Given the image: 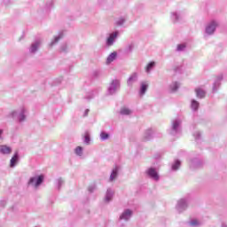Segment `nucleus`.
Returning a JSON list of instances; mask_svg holds the SVG:
<instances>
[{
	"instance_id": "10",
	"label": "nucleus",
	"mask_w": 227,
	"mask_h": 227,
	"mask_svg": "<svg viewBox=\"0 0 227 227\" xmlns=\"http://www.w3.org/2000/svg\"><path fill=\"white\" fill-rule=\"evenodd\" d=\"M116 176H118V168L113 169L112 174L110 176L111 182H113V180H115Z\"/></svg>"
},
{
	"instance_id": "4",
	"label": "nucleus",
	"mask_w": 227,
	"mask_h": 227,
	"mask_svg": "<svg viewBox=\"0 0 227 227\" xmlns=\"http://www.w3.org/2000/svg\"><path fill=\"white\" fill-rule=\"evenodd\" d=\"M216 26L217 24L215 22H212L209 26H207V27L206 28V32L207 33V35H212V33L215 31Z\"/></svg>"
},
{
	"instance_id": "22",
	"label": "nucleus",
	"mask_w": 227,
	"mask_h": 227,
	"mask_svg": "<svg viewBox=\"0 0 227 227\" xmlns=\"http://www.w3.org/2000/svg\"><path fill=\"white\" fill-rule=\"evenodd\" d=\"M180 125V123L178 122H175L174 125H173V129L174 130H176L177 127Z\"/></svg>"
},
{
	"instance_id": "6",
	"label": "nucleus",
	"mask_w": 227,
	"mask_h": 227,
	"mask_svg": "<svg viewBox=\"0 0 227 227\" xmlns=\"http://www.w3.org/2000/svg\"><path fill=\"white\" fill-rule=\"evenodd\" d=\"M116 36H118V32L111 34L106 41L107 45H113L114 42V38H116Z\"/></svg>"
},
{
	"instance_id": "8",
	"label": "nucleus",
	"mask_w": 227,
	"mask_h": 227,
	"mask_svg": "<svg viewBox=\"0 0 227 227\" xmlns=\"http://www.w3.org/2000/svg\"><path fill=\"white\" fill-rule=\"evenodd\" d=\"M19 161V153H15L12 159H11V162H10V166L11 168H13L15 166V164H17V162Z\"/></svg>"
},
{
	"instance_id": "13",
	"label": "nucleus",
	"mask_w": 227,
	"mask_h": 227,
	"mask_svg": "<svg viewBox=\"0 0 227 227\" xmlns=\"http://www.w3.org/2000/svg\"><path fill=\"white\" fill-rule=\"evenodd\" d=\"M155 67V62H151L147 65V67H145L146 72H150V69H152L153 67Z\"/></svg>"
},
{
	"instance_id": "2",
	"label": "nucleus",
	"mask_w": 227,
	"mask_h": 227,
	"mask_svg": "<svg viewBox=\"0 0 227 227\" xmlns=\"http://www.w3.org/2000/svg\"><path fill=\"white\" fill-rule=\"evenodd\" d=\"M147 175L151 176V178H153V180H159V174L154 170V168H149L147 170Z\"/></svg>"
},
{
	"instance_id": "17",
	"label": "nucleus",
	"mask_w": 227,
	"mask_h": 227,
	"mask_svg": "<svg viewBox=\"0 0 227 227\" xmlns=\"http://www.w3.org/2000/svg\"><path fill=\"white\" fill-rule=\"evenodd\" d=\"M75 154L76 155H82V147H81V146L76 147Z\"/></svg>"
},
{
	"instance_id": "21",
	"label": "nucleus",
	"mask_w": 227,
	"mask_h": 227,
	"mask_svg": "<svg viewBox=\"0 0 227 227\" xmlns=\"http://www.w3.org/2000/svg\"><path fill=\"white\" fill-rule=\"evenodd\" d=\"M185 49V44H179L178 46H177V51H183V50H184Z\"/></svg>"
},
{
	"instance_id": "20",
	"label": "nucleus",
	"mask_w": 227,
	"mask_h": 227,
	"mask_svg": "<svg viewBox=\"0 0 227 227\" xmlns=\"http://www.w3.org/2000/svg\"><path fill=\"white\" fill-rule=\"evenodd\" d=\"M136 79H137V74H133L129 79V82H130L131 81H136Z\"/></svg>"
},
{
	"instance_id": "12",
	"label": "nucleus",
	"mask_w": 227,
	"mask_h": 227,
	"mask_svg": "<svg viewBox=\"0 0 227 227\" xmlns=\"http://www.w3.org/2000/svg\"><path fill=\"white\" fill-rule=\"evenodd\" d=\"M200 107V103L196 100L192 101V108L194 109V111H198V108Z\"/></svg>"
},
{
	"instance_id": "23",
	"label": "nucleus",
	"mask_w": 227,
	"mask_h": 227,
	"mask_svg": "<svg viewBox=\"0 0 227 227\" xmlns=\"http://www.w3.org/2000/svg\"><path fill=\"white\" fill-rule=\"evenodd\" d=\"M192 226H196V224H198V221L196 220H193L192 223H191Z\"/></svg>"
},
{
	"instance_id": "27",
	"label": "nucleus",
	"mask_w": 227,
	"mask_h": 227,
	"mask_svg": "<svg viewBox=\"0 0 227 227\" xmlns=\"http://www.w3.org/2000/svg\"><path fill=\"white\" fill-rule=\"evenodd\" d=\"M115 82V84H120V82L118 80H115L114 82Z\"/></svg>"
},
{
	"instance_id": "18",
	"label": "nucleus",
	"mask_w": 227,
	"mask_h": 227,
	"mask_svg": "<svg viewBox=\"0 0 227 227\" xmlns=\"http://www.w3.org/2000/svg\"><path fill=\"white\" fill-rule=\"evenodd\" d=\"M180 168V160H176L175 164L172 166V169H178Z\"/></svg>"
},
{
	"instance_id": "25",
	"label": "nucleus",
	"mask_w": 227,
	"mask_h": 227,
	"mask_svg": "<svg viewBox=\"0 0 227 227\" xmlns=\"http://www.w3.org/2000/svg\"><path fill=\"white\" fill-rule=\"evenodd\" d=\"M176 90H178V85L176 83V84H175L174 91H176Z\"/></svg>"
},
{
	"instance_id": "29",
	"label": "nucleus",
	"mask_w": 227,
	"mask_h": 227,
	"mask_svg": "<svg viewBox=\"0 0 227 227\" xmlns=\"http://www.w3.org/2000/svg\"><path fill=\"white\" fill-rule=\"evenodd\" d=\"M3 134V129H0V136Z\"/></svg>"
},
{
	"instance_id": "3",
	"label": "nucleus",
	"mask_w": 227,
	"mask_h": 227,
	"mask_svg": "<svg viewBox=\"0 0 227 227\" xmlns=\"http://www.w3.org/2000/svg\"><path fill=\"white\" fill-rule=\"evenodd\" d=\"M0 153H3L4 155L12 153V147L7 145H0Z\"/></svg>"
},
{
	"instance_id": "9",
	"label": "nucleus",
	"mask_w": 227,
	"mask_h": 227,
	"mask_svg": "<svg viewBox=\"0 0 227 227\" xmlns=\"http://www.w3.org/2000/svg\"><path fill=\"white\" fill-rule=\"evenodd\" d=\"M146 90H148V84L146 82H142L140 95H145V93H146Z\"/></svg>"
},
{
	"instance_id": "14",
	"label": "nucleus",
	"mask_w": 227,
	"mask_h": 227,
	"mask_svg": "<svg viewBox=\"0 0 227 227\" xmlns=\"http://www.w3.org/2000/svg\"><path fill=\"white\" fill-rule=\"evenodd\" d=\"M100 137L103 141H105V139H109V134L106 133V132H101L100 134Z\"/></svg>"
},
{
	"instance_id": "28",
	"label": "nucleus",
	"mask_w": 227,
	"mask_h": 227,
	"mask_svg": "<svg viewBox=\"0 0 227 227\" xmlns=\"http://www.w3.org/2000/svg\"><path fill=\"white\" fill-rule=\"evenodd\" d=\"M26 117L24 115H21L20 121H22Z\"/></svg>"
},
{
	"instance_id": "7",
	"label": "nucleus",
	"mask_w": 227,
	"mask_h": 227,
	"mask_svg": "<svg viewBox=\"0 0 227 227\" xmlns=\"http://www.w3.org/2000/svg\"><path fill=\"white\" fill-rule=\"evenodd\" d=\"M116 56H118V53H116V51H114L113 53H111L106 59V64L109 65L113 63V61L116 59Z\"/></svg>"
},
{
	"instance_id": "26",
	"label": "nucleus",
	"mask_w": 227,
	"mask_h": 227,
	"mask_svg": "<svg viewBox=\"0 0 227 227\" xmlns=\"http://www.w3.org/2000/svg\"><path fill=\"white\" fill-rule=\"evenodd\" d=\"M55 42H56V43L59 42V37H56V38H55Z\"/></svg>"
},
{
	"instance_id": "5",
	"label": "nucleus",
	"mask_w": 227,
	"mask_h": 227,
	"mask_svg": "<svg viewBox=\"0 0 227 227\" xmlns=\"http://www.w3.org/2000/svg\"><path fill=\"white\" fill-rule=\"evenodd\" d=\"M130 215H132V211L130 209H127L120 217V219H124V221H129L130 219Z\"/></svg>"
},
{
	"instance_id": "15",
	"label": "nucleus",
	"mask_w": 227,
	"mask_h": 227,
	"mask_svg": "<svg viewBox=\"0 0 227 227\" xmlns=\"http://www.w3.org/2000/svg\"><path fill=\"white\" fill-rule=\"evenodd\" d=\"M130 110L129 108H121V114H130Z\"/></svg>"
},
{
	"instance_id": "1",
	"label": "nucleus",
	"mask_w": 227,
	"mask_h": 227,
	"mask_svg": "<svg viewBox=\"0 0 227 227\" xmlns=\"http://www.w3.org/2000/svg\"><path fill=\"white\" fill-rule=\"evenodd\" d=\"M42 182H43V176H39L37 178L36 177L30 178L28 184H35V186L38 187V185H40L42 184Z\"/></svg>"
},
{
	"instance_id": "19",
	"label": "nucleus",
	"mask_w": 227,
	"mask_h": 227,
	"mask_svg": "<svg viewBox=\"0 0 227 227\" xmlns=\"http://www.w3.org/2000/svg\"><path fill=\"white\" fill-rule=\"evenodd\" d=\"M38 45H40V43H36L35 44H33L31 47V52H36V50L38 49Z\"/></svg>"
},
{
	"instance_id": "16",
	"label": "nucleus",
	"mask_w": 227,
	"mask_h": 227,
	"mask_svg": "<svg viewBox=\"0 0 227 227\" xmlns=\"http://www.w3.org/2000/svg\"><path fill=\"white\" fill-rule=\"evenodd\" d=\"M84 139H85V143L87 145H90V133L89 132H85L84 134Z\"/></svg>"
},
{
	"instance_id": "11",
	"label": "nucleus",
	"mask_w": 227,
	"mask_h": 227,
	"mask_svg": "<svg viewBox=\"0 0 227 227\" xmlns=\"http://www.w3.org/2000/svg\"><path fill=\"white\" fill-rule=\"evenodd\" d=\"M195 91H196L197 97H198L199 98H204V97H205V91H204L203 90H201V89H196Z\"/></svg>"
},
{
	"instance_id": "24",
	"label": "nucleus",
	"mask_w": 227,
	"mask_h": 227,
	"mask_svg": "<svg viewBox=\"0 0 227 227\" xmlns=\"http://www.w3.org/2000/svg\"><path fill=\"white\" fill-rule=\"evenodd\" d=\"M106 201H111V195L106 196Z\"/></svg>"
}]
</instances>
